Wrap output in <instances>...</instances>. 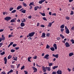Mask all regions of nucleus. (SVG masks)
<instances>
[{"label":"nucleus","mask_w":74,"mask_h":74,"mask_svg":"<svg viewBox=\"0 0 74 74\" xmlns=\"http://www.w3.org/2000/svg\"><path fill=\"white\" fill-rule=\"evenodd\" d=\"M41 37L42 38H45V33H43L42 34V35L41 36Z\"/></svg>","instance_id":"nucleus-10"},{"label":"nucleus","mask_w":74,"mask_h":74,"mask_svg":"<svg viewBox=\"0 0 74 74\" xmlns=\"http://www.w3.org/2000/svg\"><path fill=\"white\" fill-rule=\"evenodd\" d=\"M53 47L55 48V49H57V45L56 44H54L53 45Z\"/></svg>","instance_id":"nucleus-12"},{"label":"nucleus","mask_w":74,"mask_h":74,"mask_svg":"<svg viewBox=\"0 0 74 74\" xmlns=\"http://www.w3.org/2000/svg\"><path fill=\"white\" fill-rule=\"evenodd\" d=\"M12 58V56H10V55H9L8 57V59H11V58Z\"/></svg>","instance_id":"nucleus-30"},{"label":"nucleus","mask_w":74,"mask_h":74,"mask_svg":"<svg viewBox=\"0 0 74 74\" xmlns=\"http://www.w3.org/2000/svg\"><path fill=\"white\" fill-rule=\"evenodd\" d=\"M74 14V12L73 11H71V15H73Z\"/></svg>","instance_id":"nucleus-43"},{"label":"nucleus","mask_w":74,"mask_h":74,"mask_svg":"<svg viewBox=\"0 0 74 74\" xmlns=\"http://www.w3.org/2000/svg\"><path fill=\"white\" fill-rule=\"evenodd\" d=\"M11 22H15L16 21H15V20H14V19H13L11 20L10 21Z\"/></svg>","instance_id":"nucleus-28"},{"label":"nucleus","mask_w":74,"mask_h":74,"mask_svg":"<svg viewBox=\"0 0 74 74\" xmlns=\"http://www.w3.org/2000/svg\"><path fill=\"white\" fill-rule=\"evenodd\" d=\"M69 71V72H70V71H71V69H69V68H68L67 69Z\"/></svg>","instance_id":"nucleus-60"},{"label":"nucleus","mask_w":74,"mask_h":74,"mask_svg":"<svg viewBox=\"0 0 74 74\" xmlns=\"http://www.w3.org/2000/svg\"><path fill=\"white\" fill-rule=\"evenodd\" d=\"M13 36H12V35H9L8 37L9 38L11 37H12Z\"/></svg>","instance_id":"nucleus-53"},{"label":"nucleus","mask_w":74,"mask_h":74,"mask_svg":"<svg viewBox=\"0 0 74 74\" xmlns=\"http://www.w3.org/2000/svg\"><path fill=\"white\" fill-rule=\"evenodd\" d=\"M13 58H14V60H17V57L16 56H15V57H13Z\"/></svg>","instance_id":"nucleus-26"},{"label":"nucleus","mask_w":74,"mask_h":74,"mask_svg":"<svg viewBox=\"0 0 74 74\" xmlns=\"http://www.w3.org/2000/svg\"><path fill=\"white\" fill-rule=\"evenodd\" d=\"M37 56H34L33 58V59H37Z\"/></svg>","instance_id":"nucleus-49"},{"label":"nucleus","mask_w":74,"mask_h":74,"mask_svg":"<svg viewBox=\"0 0 74 74\" xmlns=\"http://www.w3.org/2000/svg\"><path fill=\"white\" fill-rule=\"evenodd\" d=\"M14 10V8H10V11H12V10Z\"/></svg>","instance_id":"nucleus-45"},{"label":"nucleus","mask_w":74,"mask_h":74,"mask_svg":"<svg viewBox=\"0 0 74 74\" xmlns=\"http://www.w3.org/2000/svg\"><path fill=\"white\" fill-rule=\"evenodd\" d=\"M66 19H67V20H69L70 19V17L68 16H67L66 17Z\"/></svg>","instance_id":"nucleus-35"},{"label":"nucleus","mask_w":74,"mask_h":74,"mask_svg":"<svg viewBox=\"0 0 74 74\" xmlns=\"http://www.w3.org/2000/svg\"><path fill=\"white\" fill-rule=\"evenodd\" d=\"M64 40L62 41V42H63V43H65V42H66V40H67V39L65 38L64 39Z\"/></svg>","instance_id":"nucleus-34"},{"label":"nucleus","mask_w":74,"mask_h":74,"mask_svg":"<svg viewBox=\"0 0 74 74\" xmlns=\"http://www.w3.org/2000/svg\"><path fill=\"white\" fill-rule=\"evenodd\" d=\"M64 27V24L62 25L60 27V28L62 29H63Z\"/></svg>","instance_id":"nucleus-29"},{"label":"nucleus","mask_w":74,"mask_h":74,"mask_svg":"<svg viewBox=\"0 0 74 74\" xmlns=\"http://www.w3.org/2000/svg\"><path fill=\"white\" fill-rule=\"evenodd\" d=\"M50 48V46H49V45H47V46L46 47V48L47 49H48L49 48Z\"/></svg>","instance_id":"nucleus-36"},{"label":"nucleus","mask_w":74,"mask_h":74,"mask_svg":"<svg viewBox=\"0 0 74 74\" xmlns=\"http://www.w3.org/2000/svg\"><path fill=\"white\" fill-rule=\"evenodd\" d=\"M52 15H54L55 16H56V13H53L52 14Z\"/></svg>","instance_id":"nucleus-56"},{"label":"nucleus","mask_w":74,"mask_h":74,"mask_svg":"<svg viewBox=\"0 0 74 74\" xmlns=\"http://www.w3.org/2000/svg\"><path fill=\"white\" fill-rule=\"evenodd\" d=\"M49 54H47L44 56V58L46 59H49Z\"/></svg>","instance_id":"nucleus-8"},{"label":"nucleus","mask_w":74,"mask_h":74,"mask_svg":"<svg viewBox=\"0 0 74 74\" xmlns=\"http://www.w3.org/2000/svg\"><path fill=\"white\" fill-rule=\"evenodd\" d=\"M2 40H5V38L4 37V36L3 35H2Z\"/></svg>","instance_id":"nucleus-18"},{"label":"nucleus","mask_w":74,"mask_h":74,"mask_svg":"<svg viewBox=\"0 0 74 74\" xmlns=\"http://www.w3.org/2000/svg\"><path fill=\"white\" fill-rule=\"evenodd\" d=\"M60 37H62V38H64V36H63V35L62 34H60Z\"/></svg>","instance_id":"nucleus-32"},{"label":"nucleus","mask_w":74,"mask_h":74,"mask_svg":"<svg viewBox=\"0 0 74 74\" xmlns=\"http://www.w3.org/2000/svg\"><path fill=\"white\" fill-rule=\"evenodd\" d=\"M28 18H29V19H31V18H32V16H29L28 17Z\"/></svg>","instance_id":"nucleus-61"},{"label":"nucleus","mask_w":74,"mask_h":74,"mask_svg":"<svg viewBox=\"0 0 74 74\" xmlns=\"http://www.w3.org/2000/svg\"><path fill=\"white\" fill-rule=\"evenodd\" d=\"M3 31H4V29H0V32H3Z\"/></svg>","instance_id":"nucleus-59"},{"label":"nucleus","mask_w":74,"mask_h":74,"mask_svg":"<svg viewBox=\"0 0 74 74\" xmlns=\"http://www.w3.org/2000/svg\"><path fill=\"white\" fill-rule=\"evenodd\" d=\"M38 8H39V7L38 6H36V7H35L34 10L35 11H37Z\"/></svg>","instance_id":"nucleus-20"},{"label":"nucleus","mask_w":74,"mask_h":74,"mask_svg":"<svg viewBox=\"0 0 74 74\" xmlns=\"http://www.w3.org/2000/svg\"><path fill=\"white\" fill-rule=\"evenodd\" d=\"M16 12V10H14L12 11V13H14Z\"/></svg>","instance_id":"nucleus-44"},{"label":"nucleus","mask_w":74,"mask_h":74,"mask_svg":"<svg viewBox=\"0 0 74 74\" xmlns=\"http://www.w3.org/2000/svg\"><path fill=\"white\" fill-rule=\"evenodd\" d=\"M43 19L44 20V21H47V18H46L45 17H43Z\"/></svg>","instance_id":"nucleus-48"},{"label":"nucleus","mask_w":74,"mask_h":74,"mask_svg":"<svg viewBox=\"0 0 74 74\" xmlns=\"http://www.w3.org/2000/svg\"><path fill=\"white\" fill-rule=\"evenodd\" d=\"M21 12H23V13H24V14H25V13H26V10H23V11Z\"/></svg>","instance_id":"nucleus-39"},{"label":"nucleus","mask_w":74,"mask_h":74,"mask_svg":"<svg viewBox=\"0 0 74 74\" xmlns=\"http://www.w3.org/2000/svg\"><path fill=\"white\" fill-rule=\"evenodd\" d=\"M24 72L25 73V74H28V72H27V71H24Z\"/></svg>","instance_id":"nucleus-54"},{"label":"nucleus","mask_w":74,"mask_h":74,"mask_svg":"<svg viewBox=\"0 0 74 74\" xmlns=\"http://www.w3.org/2000/svg\"><path fill=\"white\" fill-rule=\"evenodd\" d=\"M52 74H56V72L53 71L52 72Z\"/></svg>","instance_id":"nucleus-58"},{"label":"nucleus","mask_w":74,"mask_h":74,"mask_svg":"<svg viewBox=\"0 0 74 74\" xmlns=\"http://www.w3.org/2000/svg\"><path fill=\"white\" fill-rule=\"evenodd\" d=\"M23 4L24 7H26L27 6V5L24 2L23 3Z\"/></svg>","instance_id":"nucleus-27"},{"label":"nucleus","mask_w":74,"mask_h":74,"mask_svg":"<svg viewBox=\"0 0 74 74\" xmlns=\"http://www.w3.org/2000/svg\"><path fill=\"white\" fill-rule=\"evenodd\" d=\"M42 70H43V72H46V69H47V67H45V66H42Z\"/></svg>","instance_id":"nucleus-5"},{"label":"nucleus","mask_w":74,"mask_h":74,"mask_svg":"<svg viewBox=\"0 0 74 74\" xmlns=\"http://www.w3.org/2000/svg\"><path fill=\"white\" fill-rule=\"evenodd\" d=\"M71 42H72V44H74V40L73 39H72L71 40Z\"/></svg>","instance_id":"nucleus-46"},{"label":"nucleus","mask_w":74,"mask_h":74,"mask_svg":"<svg viewBox=\"0 0 74 74\" xmlns=\"http://www.w3.org/2000/svg\"><path fill=\"white\" fill-rule=\"evenodd\" d=\"M34 5V3L32 2L30 3L29 5Z\"/></svg>","instance_id":"nucleus-33"},{"label":"nucleus","mask_w":74,"mask_h":74,"mask_svg":"<svg viewBox=\"0 0 74 74\" xmlns=\"http://www.w3.org/2000/svg\"><path fill=\"white\" fill-rule=\"evenodd\" d=\"M40 13L42 15V16H45V13H42L41 12H40Z\"/></svg>","instance_id":"nucleus-21"},{"label":"nucleus","mask_w":74,"mask_h":74,"mask_svg":"<svg viewBox=\"0 0 74 74\" xmlns=\"http://www.w3.org/2000/svg\"><path fill=\"white\" fill-rule=\"evenodd\" d=\"M11 67L12 69H14V66L13 65H11Z\"/></svg>","instance_id":"nucleus-51"},{"label":"nucleus","mask_w":74,"mask_h":74,"mask_svg":"<svg viewBox=\"0 0 74 74\" xmlns=\"http://www.w3.org/2000/svg\"><path fill=\"white\" fill-rule=\"evenodd\" d=\"M65 45H66V47H70V44L69 43V42H67L65 43Z\"/></svg>","instance_id":"nucleus-6"},{"label":"nucleus","mask_w":74,"mask_h":74,"mask_svg":"<svg viewBox=\"0 0 74 74\" xmlns=\"http://www.w3.org/2000/svg\"><path fill=\"white\" fill-rule=\"evenodd\" d=\"M64 29H60V31L62 33H63V31H64Z\"/></svg>","instance_id":"nucleus-38"},{"label":"nucleus","mask_w":74,"mask_h":74,"mask_svg":"<svg viewBox=\"0 0 74 74\" xmlns=\"http://www.w3.org/2000/svg\"><path fill=\"white\" fill-rule=\"evenodd\" d=\"M26 21V20L25 18H23L21 19V22H25Z\"/></svg>","instance_id":"nucleus-13"},{"label":"nucleus","mask_w":74,"mask_h":74,"mask_svg":"<svg viewBox=\"0 0 74 74\" xmlns=\"http://www.w3.org/2000/svg\"><path fill=\"white\" fill-rule=\"evenodd\" d=\"M13 72V70H11L9 71L8 72V74H9L10 73H12Z\"/></svg>","instance_id":"nucleus-24"},{"label":"nucleus","mask_w":74,"mask_h":74,"mask_svg":"<svg viewBox=\"0 0 74 74\" xmlns=\"http://www.w3.org/2000/svg\"><path fill=\"white\" fill-rule=\"evenodd\" d=\"M40 26L42 27H45V25H41Z\"/></svg>","instance_id":"nucleus-57"},{"label":"nucleus","mask_w":74,"mask_h":74,"mask_svg":"<svg viewBox=\"0 0 74 74\" xmlns=\"http://www.w3.org/2000/svg\"><path fill=\"white\" fill-rule=\"evenodd\" d=\"M4 60L5 61V64H7V59L6 57H5L4 58Z\"/></svg>","instance_id":"nucleus-11"},{"label":"nucleus","mask_w":74,"mask_h":74,"mask_svg":"<svg viewBox=\"0 0 74 74\" xmlns=\"http://www.w3.org/2000/svg\"><path fill=\"white\" fill-rule=\"evenodd\" d=\"M35 34V32H32L31 33L29 34V37H32V36H34V34Z\"/></svg>","instance_id":"nucleus-3"},{"label":"nucleus","mask_w":74,"mask_h":74,"mask_svg":"<svg viewBox=\"0 0 74 74\" xmlns=\"http://www.w3.org/2000/svg\"><path fill=\"white\" fill-rule=\"evenodd\" d=\"M50 49L51 50V51H55V48H54V47H52V48H50Z\"/></svg>","instance_id":"nucleus-23"},{"label":"nucleus","mask_w":74,"mask_h":74,"mask_svg":"<svg viewBox=\"0 0 74 74\" xmlns=\"http://www.w3.org/2000/svg\"><path fill=\"white\" fill-rule=\"evenodd\" d=\"M32 58V57H29L28 58V61H29V62H32V61H30V59Z\"/></svg>","instance_id":"nucleus-22"},{"label":"nucleus","mask_w":74,"mask_h":74,"mask_svg":"<svg viewBox=\"0 0 74 74\" xmlns=\"http://www.w3.org/2000/svg\"><path fill=\"white\" fill-rule=\"evenodd\" d=\"M5 54V51H3L2 53H0V55H4Z\"/></svg>","instance_id":"nucleus-25"},{"label":"nucleus","mask_w":74,"mask_h":74,"mask_svg":"<svg viewBox=\"0 0 74 74\" xmlns=\"http://www.w3.org/2000/svg\"><path fill=\"white\" fill-rule=\"evenodd\" d=\"M15 50L14 49H12L11 50V52H15Z\"/></svg>","instance_id":"nucleus-40"},{"label":"nucleus","mask_w":74,"mask_h":74,"mask_svg":"<svg viewBox=\"0 0 74 74\" xmlns=\"http://www.w3.org/2000/svg\"><path fill=\"white\" fill-rule=\"evenodd\" d=\"M52 56L53 57H55V58H58L59 54H57L56 55H55V54H53Z\"/></svg>","instance_id":"nucleus-7"},{"label":"nucleus","mask_w":74,"mask_h":74,"mask_svg":"<svg viewBox=\"0 0 74 74\" xmlns=\"http://www.w3.org/2000/svg\"><path fill=\"white\" fill-rule=\"evenodd\" d=\"M52 63H49V66H52Z\"/></svg>","instance_id":"nucleus-47"},{"label":"nucleus","mask_w":74,"mask_h":74,"mask_svg":"<svg viewBox=\"0 0 74 74\" xmlns=\"http://www.w3.org/2000/svg\"><path fill=\"white\" fill-rule=\"evenodd\" d=\"M1 74H6V73L4 71H3L1 73Z\"/></svg>","instance_id":"nucleus-42"},{"label":"nucleus","mask_w":74,"mask_h":74,"mask_svg":"<svg viewBox=\"0 0 74 74\" xmlns=\"http://www.w3.org/2000/svg\"><path fill=\"white\" fill-rule=\"evenodd\" d=\"M57 40H60V37H58L57 38Z\"/></svg>","instance_id":"nucleus-52"},{"label":"nucleus","mask_w":74,"mask_h":74,"mask_svg":"<svg viewBox=\"0 0 74 74\" xmlns=\"http://www.w3.org/2000/svg\"><path fill=\"white\" fill-rule=\"evenodd\" d=\"M39 3L40 4H42V2L41 1V0L39 1Z\"/></svg>","instance_id":"nucleus-63"},{"label":"nucleus","mask_w":74,"mask_h":74,"mask_svg":"<svg viewBox=\"0 0 74 74\" xmlns=\"http://www.w3.org/2000/svg\"><path fill=\"white\" fill-rule=\"evenodd\" d=\"M15 49H16V50H18V49H19V47H17L15 48Z\"/></svg>","instance_id":"nucleus-55"},{"label":"nucleus","mask_w":74,"mask_h":74,"mask_svg":"<svg viewBox=\"0 0 74 74\" xmlns=\"http://www.w3.org/2000/svg\"><path fill=\"white\" fill-rule=\"evenodd\" d=\"M58 66H55L52 67V69L53 70H55V69H56V68H58Z\"/></svg>","instance_id":"nucleus-19"},{"label":"nucleus","mask_w":74,"mask_h":74,"mask_svg":"<svg viewBox=\"0 0 74 74\" xmlns=\"http://www.w3.org/2000/svg\"><path fill=\"white\" fill-rule=\"evenodd\" d=\"M39 25H40V23H38L37 25V26L38 27L39 26Z\"/></svg>","instance_id":"nucleus-62"},{"label":"nucleus","mask_w":74,"mask_h":74,"mask_svg":"<svg viewBox=\"0 0 74 74\" xmlns=\"http://www.w3.org/2000/svg\"><path fill=\"white\" fill-rule=\"evenodd\" d=\"M16 45H17L16 44H13V47H15Z\"/></svg>","instance_id":"nucleus-41"},{"label":"nucleus","mask_w":74,"mask_h":74,"mask_svg":"<svg viewBox=\"0 0 74 74\" xmlns=\"http://www.w3.org/2000/svg\"><path fill=\"white\" fill-rule=\"evenodd\" d=\"M69 56H71L74 55V53L73 52L69 54Z\"/></svg>","instance_id":"nucleus-17"},{"label":"nucleus","mask_w":74,"mask_h":74,"mask_svg":"<svg viewBox=\"0 0 74 74\" xmlns=\"http://www.w3.org/2000/svg\"><path fill=\"white\" fill-rule=\"evenodd\" d=\"M47 68L48 71H50L51 70V68H50V67H48Z\"/></svg>","instance_id":"nucleus-37"},{"label":"nucleus","mask_w":74,"mask_h":74,"mask_svg":"<svg viewBox=\"0 0 74 74\" xmlns=\"http://www.w3.org/2000/svg\"><path fill=\"white\" fill-rule=\"evenodd\" d=\"M11 19V18L10 17H6L4 19L6 21H9V20H10Z\"/></svg>","instance_id":"nucleus-4"},{"label":"nucleus","mask_w":74,"mask_h":74,"mask_svg":"<svg viewBox=\"0 0 74 74\" xmlns=\"http://www.w3.org/2000/svg\"><path fill=\"white\" fill-rule=\"evenodd\" d=\"M49 35H50V34H49V33H48L47 34V36H48V37H49Z\"/></svg>","instance_id":"nucleus-50"},{"label":"nucleus","mask_w":74,"mask_h":74,"mask_svg":"<svg viewBox=\"0 0 74 74\" xmlns=\"http://www.w3.org/2000/svg\"><path fill=\"white\" fill-rule=\"evenodd\" d=\"M22 6L21 5H20L18 6L17 8V10H19V9H21V8H22Z\"/></svg>","instance_id":"nucleus-16"},{"label":"nucleus","mask_w":74,"mask_h":74,"mask_svg":"<svg viewBox=\"0 0 74 74\" xmlns=\"http://www.w3.org/2000/svg\"><path fill=\"white\" fill-rule=\"evenodd\" d=\"M57 74H62V71L60 70H59L57 71Z\"/></svg>","instance_id":"nucleus-9"},{"label":"nucleus","mask_w":74,"mask_h":74,"mask_svg":"<svg viewBox=\"0 0 74 74\" xmlns=\"http://www.w3.org/2000/svg\"><path fill=\"white\" fill-rule=\"evenodd\" d=\"M25 69V66L23 65L22 67L21 68V70H24Z\"/></svg>","instance_id":"nucleus-31"},{"label":"nucleus","mask_w":74,"mask_h":74,"mask_svg":"<svg viewBox=\"0 0 74 74\" xmlns=\"http://www.w3.org/2000/svg\"><path fill=\"white\" fill-rule=\"evenodd\" d=\"M52 25V23H49V24L47 25V26H48V27H51Z\"/></svg>","instance_id":"nucleus-14"},{"label":"nucleus","mask_w":74,"mask_h":74,"mask_svg":"<svg viewBox=\"0 0 74 74\" xmlns=\"http://www.w3.org/2000/svg\"><path fill=\"white\" fill-rule=\"evenodd\" d=\"M33 70H34L33 73H36L37 71V69L34 66L32 67Z\"/></svg>","instance_id":"nucleus-2"},{"label":"nucleus","mask_w":74,"mask_h":74,"mask_svg":"<svg viewBox=\"0 0 74 74\" xmlns=\"http://www.w3.org/2000/svg\"><path fill=\"white\" fill-rule=\"evenodd\" d=\"M25 25V23H22L21 24V27H23Z\"/></svg>","instance_id":"nucleus-15"},{"label":"nucleus","mask_w":74,"mask_h":74,"mask_svg":"<svg viewBox=\"0 0 74 74\" xmlns=\"http://www.w3.org/2000/svg\"><path fill=\"white\" fill-rule=\"evenodd\" d=\"M65 29L66 33V34H69L70 33L69 29H68V28H67L66 26H65Z\"/></svg>","instance_id":"nucleus-1"},{"label":"nucleus","mask_w":74,"mask_h":74,"mask_svg":"<svg viewBox=\"0 0 74 74\" xmlns=\"http://www.w3.org/2000/svg\"><path fill=\"white\" fill-rule=\"evenodd\" d=\"M71 30H74V27H72L71 28Z\"/></svg>","instance_id":"nucleus-64"}]
</instances>
